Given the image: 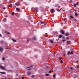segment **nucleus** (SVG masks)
Wrapping results in <instances>:
<instances>
[{"mask_svg": "<svg viewBox=\"0 0 79 79\" xmlns=\"http://www.w3.org/2000/svg\"><path fill=\"white\" fill-rule=\"evenodd\" d=\"M0 68L2 69L3 70H5L6 69V68L5 67H3L2 65L0 66Z\"/></svg>", "mask_w": 79, "mask_h": 79, "instance_id": "f257e3e1", "label": "nucleus"}, {"mask_svg": "<svg viewBox=\"0 0 79 79\" xmlns=\"http://www.w3.org/2000/svg\"><path fill=\"white\" fill-rule=\"evenodd\" d=\"M68 55H69V54H73V51H71L70 52H68Z\"/></svg>", "mask_w": 79, "mask_h": 79, "instance_id": "f03ea898", "label": "nucleus"}, {"mask_svg": "<svg viewBox=\"0 0 79 79\" xmlns=\"http://www.w3.org/2000/svg\"><path fill=\"white\" fill-rule=\"evenodd\" d=\"M31 40H35V39H36V37H33L32 38H31Z\"/></svg>", "mask_w": 79, "mask_h": 79, "instance_id": "7ed1b4c3", "label": "nucleus"}, {"mask_svg": "<svg viewBox=\"0 0 79 79\" xmlns=\"http://www.w3.org/2000/svg\"><path fill=\"white\" fill-rule=\"evenodd\" d=\"M34 10L36 12H38V10H37V8H35L34 9Z\"/></svg>", "mask_w": 79, "mask_h": 79, "instance_id": "20e7f679", "label": "nucleus"}, {"mask_svg": "<svg viewBox=\"0 0 79 79\" xmlns=\"http://www.w3.org/2000/svg\"><path fill=\"white\" fill-rule=\"evenodd\" d=\"M0 73H1V74H6V73L5 72H0Z\"/></svg>", "mask_w": 79, "mask_h": 79, "instance_id": "39448f33", "label": "nucleus"}, {"mask_svg": "<svg viewBox=\"0 0 79 79\" xmlns=\"http://www.w3.org/2000/svg\"><path fill=\"white\" fill-rule=\"evenodd\" d=\"M16 10L17 11H20V9H19V8H16Z\"/></svg>", "mask_w": 79, "mask_h": 79, "instance_id": "423d86ee", "label": "nucleus"}, {"mask_svg": "<svg viewBox=\"0 0 79 79\" xmlns=\"http://www.w3.org/2000/svg\"><path fill=\"white\" fill-rule=\"evenodd\" d=\"M3 49L2 48H0V52H2V51H3Z\"/></svg>", "mask_w": 79, "mask_h": 79, "instance_id": "0eeeda50", "label": "nucleus"}, {"mask_svg": "<svg viewBox=\"0 0 79 79\" xmlns=\"http://www.w3.org/2000/svg\"><path fill=\"white\" fill-rule=\"evenodd\" d=\"M12 40L14 42H16L17 41L16 40H15L13 39H12Z\"/></svg>", "mask_w": 79, "mask_h": 79, "instance_id": "6e6552de", "label": "nucleus"}, {"mask_svg": "<svg viewBox=\"0 0 79 79\" xmlns=\"http://www.w3.org/2000/svg\"><path fill=\"white\" fill-rule=\"evenodd\" d=\"M61 33L62 34H64V31L62 30L61 31Z\"/></svg>", "mask_w": 79, "mask_h": 79, "instance_id": "1a4fd4ad", "label": "nucleus"}, {"mask_svg": "<svg viewBox=\"0 0 79 79\" xmlns=\"http://www.w3.org/2000/svg\"><path fill=\"white\" fill-rule=\"evenodd\" d=\"M70 43H71V41H69L67 42V44H70Z\"/></svg>", "mask_w": 79, "mask_h": 79, "instance_id": "9d476101", "label": "nucleus"}, {"mask_svg": "<svg viewBox=\"0 0 79 79\" xmlns=\"http://www.w3.org/2000/svg\"><path fill=\"white\" fill-rule=\"evenodd\" d=\"M54 11V10L53 9H52L51 10V12L52 13H53Z\"/></svg>", "mask_w": 79, "mask_h": 79, "instance_id": "9b49d317", "label": "nucleus"}, {"mask_svg": "<svg viewBox=\"0 0 79 79\" xmlns=\"http://www.w3.org/2000/svg\"><path fill=\"white\" fill-rule=\"evenodd\" d=\"M9 6L10 8H11V7H12V4H9Z\"/></svg>", "mask_w": 79, "mask_h": 79, "instance_id": "f8f14e48", "label": "nucleus"}, {"mask_svg": "<svg viewBox=\"0 0 79 79\" xmlns=\"http://www.w3.org/2000/svg\"><path fill=\"white\" fill-rule=\"evenodd\" d=\"M75 15L76 16H78V14H77V13L76 12L75 13Z\"/></svg>", "mask_w": 79, "mask_h": 79, "instance_id": "ddd939ff", "label": "nucleus"}, {"mask_svg": "<svg viewBox=\"0 0 79 79\" xmlns=\"http://www.w3.org/2000/svg\"><path fill=\"white\" fill-rule=\"evenodd\" d=\"M56 76V74H55L53 75V76L54 79H55Z\"/></svg>", "mask_w": 79, "mask_h": 79, "instance_id": "4468645a", "label": "nucleus"}, {"mask_svg": "<svg viewBox=\"0 0 79 79\" xmlns=\"http://www.w3.org/2000/svg\"><path fill=\"white\" fill-rule=\"evenodd\" d=\"M31 74V72H27V75H30Z\"/></svg>", "mask_w": 79, "mask_h": 79, "instance_id": "2eb2a0df", "label": "nucleus"}, {"mask_svg": "<svg viewBox=\"0 0 79 79\" xmlns=\"http://www.w3.org/2000/svg\"><path fill=\"white\" fill-rule=\"evenodd\" d=\"M47 68L48 69H50V65H49L48 66H47Z\"/></svg>", "mask_w": 79, "mask_h": 79, "instance_id": "dca6fc26", "label": "nucleus"}, {"mask_svg": "<svg viewBox=\"0 0 79 79\" xmlns=\"http://www.w3.org/2000/svg\"><path fill=\"white\" fill-rule=\"evenodd\" d=\"M70 17L71 19H73V18H74V17H73V16H70Z\"/></svg>", "mask_w": 79, "mask_h": 79, "instance_id": "f3484780", "label": "nucleus"}, {"mask_svg": "<svg viewBox=\"0 0 79 79\" xmlns=\"http://www.w3.org/2000/svg\"><path fill=\"white\" fill-rule=\"evenodd\" d=\"M58 37H59V38H61V37H62V36L61 35H59Z\"/></svg>", "mask_w": 79, "mask_h": 79, "instance_id": "a211bd4d", "label": "nucleus"}, {"mask_svg": "<svg viewBox=\"0 0 79 79\" xmlns=\"http://www.w3.org/2000/svg\"><path fill=\"white\" fill-rule=\"evenodd\" d=\"M9 48L8 47H6L5 48V49L6 50H7Z\"/></svg>", "mask_w": 79, "mask_h": 79, "instance_id": "6ab92c4d", "label": "nucleus"}, {"mask_svg": "<svg viewBox=\"0 0 79 79\" xmlns=\"http://www.w3.org/2000/svg\"><path fill=\"white\" fill-rule=\"evenodd\" d=\"M50 42L51 43H53V40H50Z\"/></svg>", "mask_w": 79, "mask_h": 79, "instance_id": "aec40b11", "label": "nucleus"}, {"mask_svg": "<svg viewBox=\"0 0 79 79\" xmlns=\"http://www.w3.org/2000/svg\"><path fill=\"white\" fill-rule=\"evenodd\" d=\"M6 33H7V34H10V33L7 31L6 32Z\"/></svg>", "mask_w": 79, "mask_h": 79, "instance_id": "412c9836", "label": "nucleus"}, {"mask_svg": "<svg viewBox=\"0 0 79 79\" xmlns=\"http://www.w3.org/2000/svg\"><path fill=\"white\" fill-rule=\"evenodd\" d=\"M63 23L64 24H66V21H63Z\"/></svg>", "mask_w": 79, "mask_h": 79, "instance_id": "4be33fe9", "label": "nucleus"}, {"mask_svg": "<svg viewBox=\"0 0 79 79\" xmlns=\"http://www.w3.org/2000/svg\"><path fill=\"white\" fill-rule=\"evenodd\" d=\"M52 71L53 72V71H52V70H50V71L49 72V73H52Z\"/></svg>", "mask_w": 79, "mask_h": 79, "instance_id": "5701e85b", "label": "nucleus"}, {"mask_svg": "<svg viewBox=\"0 0 79 79\" xmlns=\"http://www.w3.org/2000/svg\"><path fill=\"white\" fill-rule=\"evenodd\" d=\"M76 19H74V20H73V21H77V20H76Z\"/></svg>", "mask_w": 79, "mask_h": 79, "instance_id": "b1692460", "label": "nucleus"}, {"mask_svg": "<svg viewBox=\"0 0 79 79\" xmlns=\"http://www.w3.org/2000/svg\"><path fill=\"white\" fill-rule=\"evenodd\" d=\"M46 76H49V74L48 73L46 74Z\"/></svg>", "mask_w": 79, "mask_h": 79, "instance_id": "393cba45", "label": "nucleus"}, {"mask_svg": "<svg viewBox=\"0 0 79 79\" xmlns=\"http://www.w3.org/2000/svg\"><path fill=\"white\" fill-rule=\"evenodd\" d=\"M65 35H66V36H68L69 35V34H68V33H66L65 34Z\"/></svg>", "mask_w": 79, "mask_h": 79, "instance_id": "a878e982", "label": "nucleus"}, {"mask_svg": "<svg viewBox=\"0 0 79 79\" xmlns=\"http://www.w3.org/2000/svg\"><path fill=\"white\" fill-rule=\"evenodd\" d=\"M60 63H63V60H61L60 61Z\"/></svg>", "mask_w": 79, "mask_h": 79, "instance_id": "bb28decb", "label": "nucleus"}, {"mask_svg": "<svg viewBox=\"0 0 79 79\" xmlns=\"http://www.w3.org/2000/svg\"><path fill=\"white\" fill-rule=\"evenodd\" d=\"M40 22H41V24H42L44 23V22H45V21H44V22H41V21H40Z\"/></svg>", "mask_w": 79, "mask_h": 79, "instance_id": "cd10ccee", "label": "nucleus"}, {"mask_svg": "<svg viewBox=\"0 0 79 79\" xmlns=\"http://www.w3.org/2000/svg\"><path fill=\"white\" fill-rule=\"evenodd\" d=\"M2 60L3 61H4V60H5V57L2 58Z\"/></svg>", "mask_w": 79, "mask_h": 79, "instance_id": "c85d7f7f", "label": "nucleus"}, {"mask_svg": "<svg viewBox=\"0 0 79 79\" xmlns=\"http://www.w3.org/2000/svg\"><path fill=\"white\" fill-rule=\"evenodd\" d=\"M14 15H15V13L14 12H12V16H13Z\"/></svg>", "mask_w": 79, "mask_h": 79, "instance_id": "c756f323", "label": "nucleus"}, {"mask_svg": "<svg viewBox=\"0 0 79 79\" xmlns=\"http://www.w3.org/2000/svg\"><path fill=\"white\" fill-rule=\"evenodd\" d=\"M74 7H76V4H74Z\"/></svg>", "mask_w": 79, "mask_h": 79, "instance_id": "7c9ffc66", "label": "nucleus"}, {"mask_svg": "<svg viewBox=\"0 0 79 79\" xmlns=\"http://www.w3.org/2000/svg\"><path fill=\"white\" fill-rule=\"evenodd\" d=\"M56 10H57V11H59V12L60 11V10L59 9H57Z\"/></svg>", "mask_w": 79, "mask_h": 79, "instance_id": "2f4dec72", "label": "nucleus"}, {"mask_svg": "<svg viewBox=\"0 0 79 79\" xmlns=\"http://www.w3.org/2000/svg\"><path fill=\"white\" fill-rule=\"evenodd\" d=\"M59 60H63L62 59V58L61 57H60L59 58Z\"/></svg>", "mask_w": 79, "mask_h": 79, "instance_id": "473e14b6", "label": "nucleus"}, {"mask_svg": "<svg viewBox=\"0 0 79 79\" xmlns=\"http://www.w3.org/2000/svg\"><path fill=\"white\" fill-rule=\"evenodd\" d=\"M27 42H29L30 41V39H28L27 40Z\"/></svg>", "mask_w": 79, "mask_h": 79, "instance_id": "72a5a7b5", "label": "nucleus"}, {"mask_svg": "<svg viewBox=\"0 0 79 79\" xmlns=\"http://www.w3.org/2000/svg\"><path fill=\"white\" fill-rule=\"evenodd\" d=\"M2 37V35L0 34V37Z\"/></svg>", "mask_w": 79, "mask_h": 79, "instance_id": "f704fd0d", "label": "nucleus"}, {"mask_svg": "<svg viewBox=\"0 0 79 79\" xmlns=\"http://www.w3.org/2000/svg\"><path fill=\"white\" fill-rule=\"evenodd\" d=\"M70 69H72V70H73V67H71L70 68Z\"/></svg>", "mask_w": 79, "mask_h": 79, "instance_id": "c9c22d12", "label": "nucleus"}, {"mask_svg": "<svg viewBox=\"0 0 79 79\" xmlns=\"http://www.w3.org/2000/svg\"><path fill=\"white\" fill-rule=\"evenodd\" d=\"M63 42H65V41H66V40H62Z\"/></svg>", "mask_w": 79, "mask_h": 79, "instance_id": "e433bc0d", "label": "nucleus"}, {"mask_svg": "<svg viewBox=\"0 0 79 79\" xmlns=\"http://www.w3.org/2000/svg\"><path fill=\"white\" fill-rule=\"evenodd\" d=\"M69 37H67V38L66 39H68H68H69Z\"/></svg>", "mask_w": 79, "mask_h": 79, "instance_id": "4c0bfd02", "label": "nucleus"}, {"mask_svg": "<svg viewBox=\"0 0 79 79\" xmlns=\"http://www.w3.org/2000/svg\"><path fill=\"white\" fill-rule=\"evenodd\" d=\"M19 6V4H17V6Z\"/></svg>", "mask_w": 79, "mask_h": 79, "instance_id": "58836bf2", "label": "nucleus"}, {"mask_svg": "<svg viewBox=\"0 0 79 79\" xmlns=\"http://www.w3.org/2000/svg\"><path fill=\"white\" fill-rule=\"evenodd\" d=\"M79 4V3L78 2H77V5H78Z\"/></svg>", "mask_w": 79, "mask_h": 79, "instance_id": "ea45409f", "label": "nucleus"}, {"mask_svg": "<svg viewBox=\"0 0 79 79\" xmlns=\"http://www.w3.org/2000/svg\"><path fill=\"white\" fill-rule=\"evenodd\" d=\"M31 68V67H30V66H29L28 67H27V68Z\"/></svg>", "mask_w": 79, "mask_h": 79, "instance_id": "a19ab883", "label": "nucleus"}, {"mask_svg": "<svg viewBox=\"0 0 79 79\" xmlns=\"http://www.w3.org/2000/svg\"><path fill=\"white\" fill-rule=\"evenodd\" d=\"M77 68H79V66H77Z\"/></svg>", "mask_w": 79, "mask_h": 79, "instance_id": "79ce46f5", "label": "nucleus"}, {"mask_svg": "<svg viewBox=\"0 0 79 79\" xmlns=\"http://www.w3.org/2000/svg\"><path fill=\"white\" fill-rule=\"evenodd\" d=\"M6 20V18H4L3 19V21H5Z\"/></svg>", "mask_w": 79, "mask_h": 79, "instance_id": "37998d69", "label": "nucleus"}, {"mask_svg": "<svg viewBox=\"0 0 79 79\" xmlns=\"http://www.w3.org/2000/svg\"><path fill=\"white\" fill-rule=\"evenodd\" d=\"M28 71H29V70H31V69H27Z\"/></svg>", "mask_w": 79, "mask_h": 79, "instance_id": "c03bdc74", "label": "nucleus"}, {"mask_svg": "<svg viewBox=\"0 0 79 79\" xmlns=\"http://www.w3.org/2000/svg\"><path fill=\"white\" fill-rule=\"evenodd\" d=\"M10 3H12V1H10Z\"/></svg>", "mask_w": 79, "mask_h": 79, "instance_id": "a18cd8bd", "label": "nucleus"}, {"mask_svg": "<svg viewBox=\"0 0 79 79\" xmlns=\"http://www.w3.org/2000/svg\"><path fill=\"white\" fill-rule=\"evenodd\" d=\"M77 62H79V60H77V62H76L75 63H77Z\"/></svg>", "mask_w": 79, "mask_h": 79, "instance_id": "49530a36", "label": "nucleus"}, {"mask_svg": "<svg viewBox=\"0 0 79 79\" xmlns=\"http://www.w3.org/2000/svg\"><path fill=\"white\" fill-rule=\"evenodd\" d=\"M30 68L31 67H33V65H31V66H30Z\"/></svg>", "mask_w": 79, "mask_h": 79, "instance_id": "de8ad7c7", "label": "nucleus"}, {"mask_svg": "<svg viewBox=\"0 0 79 79\" xmlns=\"http://www.w3.org/2000/svg\"><path fill=\"white\" fill-rule=\"evenodd\" d=\"M71 12H72V10H71L70 11H69V13H71Z\"/></svg>", "mask_w": 79, "mask_h": 79, "instance_id": "09e8293b", "label": "nucleus"}, {"mask_svg": "<svg viewBox=\"0 0 79 79\" xmlns=\"http://www.w3.org/2000/svg\"><path fill=\"white\" fill-rule=\"evenodd\" d=\"M32 77H34V75H32Z\"/></svg>", "mask_w": 79, "mask_h": 79, "instance_id": "8fccbe9b", "label": "nucleus"}, {"mask_svg": "<svg viewBox=\"0 0 79 79\" xmlns=\"http://www.w3.org/2000/svg\"><path fill=\"white\" fill-rule=\"evenodd\" d=\"M63 37V39H65V37H64V36L63 37Z\"/></svg>", "mask_w": 79, "mask_h": 79, "instance_id": "3c124183", "label": "nucleus"}, {"mask_svg": "<svg viewBox=\"0 0 79 79\" xmlns=\"http://www.w3.org/2000/svg\"><path fill=\"white\" fill-rule=\"evenodd\" d=\"M66 21V20H65V19H63V21Z\"/></svg>", "mask_w": 79, "mask_h": 79, "instance_id": "603ef678", "label": "nucleus"}, {"mask_svg": "<svg viewBox=\"0 0 79 79\" xmlns=\"http://www.w3.org/2000/svg\"><path fill=\"white\" fill-rule=\"evenodd\" d=\"M74 11H76V12L77 11V10H74Z\"/></svg>", "mask_w": 79, "mask_h": 79, "instance_id": "864d4df0", "label": "nucleus"}, {"mask_svg": "<svg viewBox=\"0 0 79 79\" xmlns=\"http://www.w3.org/2000/svg\"><path fill=\"white\" fill-rule=\"evenodd\" d=\"M22 79H24V77H22Z\"/></svg>", "mask_w": 79, "mask_h": 79, "instance_id": "5fc2aeb1", "label": "nucleus"}, {"mask_svg": "<svg viewBox=\"0 0 79 79\" xmlns=\"http://www.w3.org/2000/svg\"><path fill=\"white\" fill-rule=\"evenodd\" d=\"M45 34H46V35H47V33H45Z\"/></svg>", "mask_w": 79, "mask_h": 79, "instance_id": "6e6d98bb", "label": "nucleus"}, {"mask_svg": "<svg viewBox=\"0 0 79 79\" xmlns=\"http://www.w3.org/2000/svg\"><path fill=\"white\" fill-rule=\"evenodd\" d=\"M3 9H4V10H5V7H3Z\"/></svg>", "mask_w": 79, "mask_h": 79, "instance_id": "4d7b16f0", "label": "nucleus"}, {"mask_svg": "<svg viewBox=\"0 0 79 79\" xmlns=\"http://www.w3.org/2000/svg\"><path fill=\"white\" fill-rule=\"evenodd\" d=\"M15 5H17H17H18V4H17V3H15Z\"/></svg>", "mask_w": 79, "mask_h": 79, "instance_id": "13d9d810", "label": "nucleus"}, {"mask_svg": "<svg viewBox=\"0 0 79 79\" xmlns=\"http://www.w3.org/2000/svg\"><path fill=\"white\" fill-rule=\"evenodd\" d=\"M64 56H65V55H66L65 54H64L63 55Z\"/></svg>", "mask_w": 79, "mask_h": 79, "instance_id": "bf43d9fd", "label": "nucleus"}, {"mask_svg": "<svg viewBox=\"0 0 79 79\" xmlns=\"http://www.w3.org/2000/svg\"><path fill=\"white\" fill-rule=\"evenodd\" d=\"M54 54H56V52H54Z\"/></svg>", "mask_w": 79, "mask_h": 79, "instance_id": "052dcab7", "label": "nucleus"}, {"mask_svg": "<svg viewBox=\"0 0 79 79\" xmlns=\"http://www.w3.org/2000/svg\"><path fill=\"white\" fill-rule=\"evenodd\" d=\"M58 8H60V6H58Z\"/></svg>", "mask_w": 79, "mask_h": 79, "instance_id": "680f3d73", "label": "nucleus"}, {"mask_svg": "<svg viewBox=\"0 0 79 79\" xmlns=\"http://www.w3.org/2000/svg\"><path fill=\"white\" fill-rule=\"evenodd\" d=\"M48 36V35H46L45 36L46 37H47V36Z\"/></svg>", "mask_w": 79, "mask_h": 79, "instance_id": "e2e57ef3", "label": "nucleus"}, {"mask_svg": "<svg viewBox=\"0 0 79 79\" xmlns=\"http://www.w3.org/2000/svg\"><path fill=\"white\" fill-rule=\"evenodd\" d=\"M61 24H63V23H61Z\"/></svg>", "mask_w": 79, "mask_h": 79, "instance_id": "0e129e2a", "label": "nucleus"}, {"mask_svg": "<svg viewBox=\"0 0 79 79\" xmlns=\"http://www.w3.org/2000/svg\"><path fill=\"white\" fill-rule=\"evenodd\" d=\"M72 2V1H71H71H70V2Z\"/></svg>", "mask_w": 79, "mask_h": 79, "instance_id": "69168bd1", "label": "nucleus"}, {"mask_svg": "<svg viewBox=\"0 0 79 79\" xmlns=\"http://www.w3.org/2000/svg\"><path fill=\"white\" fill-rule=\"evenodd\" d=\"M75 42H77V41L76 40L75 41Z\"/></svg>", "mask_w": 79, "mask_h": 79, "instance_id": "338daca9", "label": "nucleus"}, {"mask_svg": "<svg viewBox=\"0 0 79 79\" xmlns=\"http://www.w3.org/2000/svg\"><path fill=\"white\" fill-rule=\"evenodd\" d=\"M63 11H64V10H63Z\"/></svg>", "mask_w": 79, "mask_h": 79, "instance_id": "774afa93", "label": "nucleus"}]
</instances>
